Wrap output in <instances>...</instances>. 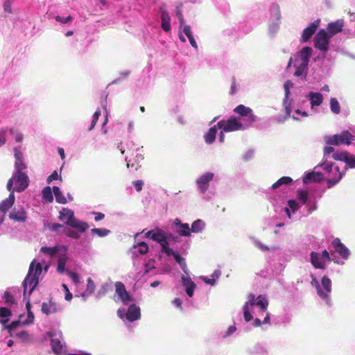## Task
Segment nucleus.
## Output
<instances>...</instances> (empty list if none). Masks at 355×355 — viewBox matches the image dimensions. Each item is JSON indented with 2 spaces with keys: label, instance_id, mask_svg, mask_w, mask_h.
<instances>
[{
  "label": "nucleus",
  "instance_id": "nucleus-45",
  "mask_svg": "<svg viewBox=\"0 0 355 355\" xmlns=\"http://www.w3.org/2000/svg\"><path fill=\"white\" fill-rule=\"evenodd\" d=\"M15 167L16 169L15 173H23L22 171L27 168L26 164L23 160L15 161Z\"/></svg>",
  "mask_w": 355,
  "mask_h": 355
},
{
  "label": "nucleus",
  "instance_id": "nucleus-21",
  "mask_svg": "<svg viewBox=\"0 0 355 355\" xmlns=\"http://www.w3.org/2000/svg\"><path fill=\"white\" fill-rule=\"evenodd\" d=\"M323 179V175L320 172H311L308 173L304 178H303V182L304 184H308L312 182H319L322 181Z\"/></svg>",
  "mask_w": 355,
  "mask_h": 355
},
{
  "label": "nucleus",
  "instance_id": "nucleus-51",
  "mask_svg": "<svg viewBox=\"0 0 355 355\" xmlns=\"http://www.w3.org/2000/svg\"><path fill=\"white\" fill-rule=\"evenodd\" d=\"M182 285L185 286V288L196 285L195 283L191 280V279L189 277L182 276Z\"/></svg>",
  "mask_w": 355,
  "mask_h": 355
},
{
  "label": "nucleus",
  "instance_id": "nucleus-5",
  "mask_svg": "<svg viewBox=\"0 0 355 355\" xmlns=\"http://www.w3.org/2000/svg\"><path fill=\"white\" fill-rule=\"evenodd\" d=\"M330 37L324 29L320 30L314 38L315 47L320 51H327Z\"/></svg>",
  "mask_w": 355,
  "mask_h": 355
},
{
  "label": "nucleus",
  "instance_id": "nucleus-8",
  "mask_svg": "<svg viewBox=\"0 0 355 355\" xmlns=\"http://www.w3.org/2000/svg\"><path fill=\"white\" fill-rule=\"evenodd\" d=\"M234 112L241 116H245L248 125H252L256 121L257 116L249 107L239 105L234 109Z\"/></svg>",
  "mask_w": 355,
  "mask_h": 355
},
{
  "label": "nucleus",
  "instance_id": "nucleus-10",
  "mask_svg": "<svg viewBox=\"0 0 355 355\" xmlns=\"http://www.w3.org/2000/svg\"><path fill=\"white\" fill-rule=\"evenodd\" d=\"M320 19H317L312 22L308 27H306L302 32V41L305 42L310 40L313 35L316 31L320 25Z\"/></svg>",
  "mask_w": 355,
  "mask_h": 355
},
{
  "label": "nucleus",
  "instance_id": "nucleus-61",
  "mask_svg": "<svg viewBox=\"0 0 355 355\" xmlns=\"http://www.w3.org/2000/svg\"><path fill=\"white\" fill-rule=\"evenodd\" d=\"M133 185L136 191L139 192L142 189L144 182L142 180H136L133 182Z\"/></svg>",
  "mask_w": 355,
  "mask_h": 355
},
{
  "label": "nucleus",
  "instance_id": "nucleus-62",
  "mask_svg": "<svg viewBox=\"0 0 355 355\" xmlns=\"http://www.w3.org/2000/svg\"><path fill=\"white\" fill-rule=\"evenodd\" d=\"M288 206L293 210V212L297 210L300 207L298 204L294 200H290L288 201Z\"/></svg>",
  "mask_w": 355,
  "mask_h": 355
},
{
  "label": "nucleus",
  "instance_id": "nucleus-1",
  "mask_svg": "<svg viewBox=\"0 0 355 355\" xmlns=\"http://www.w3.org/2000/svg\"><path fill=\"white\" fill-rule=\"evenodd\" d=\"M42 271V267L40 263H35L33 260L28 269V275L23 282L24 295L28 293V297L31 295L35 288L38 284V277Z\"/></svg>",
  "mask_w": 355,
  "mask_h": 355
},
{
  "label": "nucleus",
  "instance_id": "nucleus-33",
  "mask_svg": "<svg viewBox=\"0 0 355 355\" xmlns=\"http://www.w3.org/2000/svg\"><path fill=\"white\" fill-rule=\"evenodd\" d=\"M292 181H293V180L290 177H287V176L282 177L272 185V188L273 189H276L282 185L288 184L291 183Z\"/></svg>",
  "mask_w": 355,
  "mask_h": 355
},
{
  "label": "nucleus",
  "instance_id": "nucleus-52",
  "mask_svg": "<svg viewBox=\"0 0 355 355\" xmlns=\"http://www.w3.org/2000/svg\"><path fill=\"white\" fill-rule=\"evenodd\" d=\"M12 315L11 311L6 307H1L0 308V317L1 318H8Z\"/></svg>",
  "mask_w": 355,
  "mask_h": 355
},
{
  "label": "nucleus",
  "instance_id": "nucleus-32",
  "mask_svg": "<svg viewBox=\"0 0 355 355\" xmlns=\"http://www.w3.org/2000/svg\"><path fill=\"white\" fill-rule=\"evenodd\" d=\"M205 227V223L202 220H195L191 227V232L194 233L201 232Z\"/></svg>",
  "mask_w": 355,
  "mask_h": 355
},
{
  "label": "nucleus",
  "instance_id": "nucleus-2",
  "mask_svg": "<svg viewBox=\"0 0 355 355\" xmlns=\"http://www.w3.org/2000/svg\"><path fill=\"white\" fill-rule=\"evenodd\" d=\"M59 218L67 225L77 229L80 232H85L89 227L87 223L76 219L73 211L69 209L63 208L60 211Z\"/></svg>",
  "mask_w": 355,
  "mask_h": 355
},
{
  "label": "nucleus",
  "instance_id": "nucleus-42",
  "mask_svg": "<svg viewBox=\"0 0 355 355\" xmlns=\"http://www.w3.org/2000/svg\"><path fill=\"white\" fill-rule=\"evenodd\" d=\"M91 232L92 234H97L100 237L106 236L110 232L109 230L102 228H94Z\"/></svg>",
  "mask_w": 355,
  "mask_h": 355
},
{
  "label": "nucleus",
  "instance_id": "nucleus-24",
  "mask_svg": "<svg viewBox=\"0 0 355 355\" xmlns=\"http://www.w3.org/2000/svg\"><path fill=\"white\" fill-rule=\"evenodd\" d=\"M68 259L66 252L61 253L58 257V267L57 270L59 273H62L64 271L65 264Z\"/></svg>",
  "mask_w": 355,
  "mask_h": 355
},
{
  "label": "nucleus",
  "instance_id": "nucleus-4",
  "mask_svg": "<svg viewBox=\"0 0 355 355\" xmlns=\"http://www.w3.org/2000/svg\"><path fill=\"white\" fill-rule=\"evenodd\" d=\"M217 127L225 132H232L243 129L242 123L235 117H231L228 120H220L216 124Z\"/></svg>",
  "mask_w": 355,
  "mask_h": 355
},
{
  "label": "nucleus",
  "instance_id": "nucleus-49",
  "mask_svg": "<svg viewBox=\"0 0 355 355\" xmlns=\"http://www.w3.org/2000/svg\"><path fill=\"white\" fill-rule=\"evenodd\" d=\"M297 198L302 203H306L308 199V193L304 190H299L297 191Z\"/></svg>",
  "mask_w": 355,
  "mask_h": 355
},
{
  "label": "nucleus",
  "instance_id": "nucleus-6",
  "mask_svg": "<svg viewBox=\"0 0 355 355\" xmlns=\"http://www.w3.org/2000/svg\"><path fill=\"white\" fill-rule=\"evenodd\" d=\"M115 293L124 305H128L134 301L133 297L127 291L124 284L121 282H116L114 284Z\"/></svg>",
  "mask_w": 355,
  "mask_h": 355
},
{
  "label": "nucleus",
  "instance_id": "nucleus-31",
  "mask_svg": "<svg viewBox=\"0 0 355 355\" xmlns=\"http://www.w3.org/2000/svg\"><path fill=\"white\" fill-rule=\"evenodd\" d=\"M51 349L54 353L59 354L62 352V345L58 338H52L51 340Z\"/></svg>",
  "mask_w": 355,
  "mask_h": 355
},
{
  "label": "nucleus",
  "instance_id": "nucleus-17",
  "mask_svg": "<svg viewBox=\"0 0 355 355\" xmlns=\"http://www.w3.org/2000/svg\"><path fill=\"white\" fill-rule=\"evenodd\" d=\"M161 19L162 28L165 32H169L171 31V17L168 12L163 8H161Z\"/></svg>",
  "mask_w": 355,
  "mask_h": 355
},
{
  "label": "nucleus",
  "instance_id": "nucleus-22",
  "mask_svg": "<svg viewBox=\"0 0 355 355\" xmlns=\"http://www.w3.org/2000/svg\"><path fill=\"white\" fill-rule=\"evenodd\" d=\"M42 311L46 315H50L56 313L58 311V307L55 303L50 300L48 303H42Z\"/></svg>",
  "mask_w": 355,
  "mask_h": 355
},
{
  "label": "nucleus",
  "instance_id": "nucleus-36",
  "mask_svg": "<svg viewBox=\"0 0 355 355\" xmlns=\"http://www.w3.org/2000/svg\"><path fill=\"white\" fill-rule=\"evenodd\" d=\"M174 259L178 263L182 270L184 272V273L187 274V266L185 262V259L182 257L179 254H174Z\"/></svg>",
  "mask_w": 355,
  "mask_h": 355
},
{
  "label": "nucleus",
  "instance_id": "nucleus-46",
  "mask_svg": "<svg viewBox=\"0 0 355 355\" xmlns=\"http://www.w3.org/2000/svg\"><path fill=\"white\" fill-rule=\"evenodd\" d=\"M3 298L5 300V303L8 305H12L15 303L14 297L8 291L4 293Z\"/></svg>",
  "mask_w": 355,
  "mask_h": 355
},
{
  "label": "nucleus",
  "instance_id": "nucleus-58",
  "mask_svg": "<svg viewBox=\"0 0 355 355\" xmlns=\"http://www.w3.org/2000/svg\"><path fill=\"white\" fill-rule=\"evenodd\" d=\"M67 274L74 283L78 284L79 282V277L77 273L67 270Z\"/></svg>",
  "mask_w": 355,
  "mask_h": 355
},
{
  "label": "nucleus",
  "instance_id": "nucleus-35",
  "mask_svg": "<svg viewBox=\"0 0 355 355\" xmlns=\"http://www.w3.org/2000/svg\"><path fill=\"white\" fill-rule=\"evenodd\" d=\"M42 198L48 201L52 202L53 201V196L52 194V190L50 187H46L42 190Z\"/></svg>",
  "mask_w": 355,
  "mask_h": 355
},
{
  "label": "nucleus",
  "instance_id": "nucleus-12",
  "mask_svg": "<svg viewBox=\"0 0 355 355\" xmlns=\"http://www.w3.org/2000/svg\"><path fill=\"white\" fill-rule=\"evenodd\" d=\"M214 174L210 172H207L201 175L196 181L202 193H205L209 187V182L213 179Z\"/></svg>",
  "mask_w": 355,
  "mask_h": 355
},
{
  "label": "nucleus",
  "instance_id": "nucleus-56",
  "mask_svg": "<svg viewBox=\"0 0 355 355\" xmlns=\"http://www.w3.org/2000/svg\"><path fill=\"white\" fill-rule=\"evenodd\" d=\"M61 179V176L58 175V172L55 171L51 175L47 178V183L50 184L53 180Z\"/></svg>",
  "mask_w": 355,
  "mask_h": 355
},
{
  "label": "nucleus",
  "instance_id": "nucleus-53",
  "mask_svg": "<svg viewBox=\"0 0 355 355\" xmlns=\"http://www.w3.org/2000/svg\"><path fill=\"white\" fill-rule=\"evenodd\" d=\"M293 83L291 80H287L284 85L285 97L288 98L290 94V88L293 87Z\"/></svg>",
  "mask_w": 355,
  "mask_h": 355
},
{
  "label": "nucleus",
  "instance_id": "nucleus-9",
  "mask_svg": "<svg viewBox=\"0 0 355 355\" xmlns=\"http://www.w3.org/2000/svg\"><path fill=\"white\" fill-rule=\"evenodd\" d=\"M170 234H165L163 230L159 228L148 231L145 234V236L146 238H150L153 241H156L159 244H162L166 242L167 241L168 236Z\"/></svg>",
  "mask_w": 355,
  "mask_h": 355
},
{
  "label": "nucleus",
  "instance_id": "nucleus-60",
  "mask_svg": "<svg viewBox=\"0 0 355 355\" xmlns=\"http://www.w3.org/2000/svg\"><path fill=\"white\" fill-rule=\"evenodd\" d=\"M20 324V322L19 320L12 321L9 325L6 326V329L11 331L14 329H15Z\"/></svg>",
  "mask_w": 355,
  "mask_h": 355
},
{
  "label": "nucleus",
  "instance_id": "nucleus-28",
  "mask_svg": "<svg viewBox=\"0 0 355 355\" xmlns=\"http://www.w3.org/2000/svg\"><path fill=\"white\" fill-rule=\"evenodd\" d=\"M321 284L322 288L324 289V293L327 294V300H328L329 297V294L331 292V281L329 277L324 276L322 278Z\"/></svg>",
  "mask_w": 355,
  "mask_h": 355
},
{
  "label": "nucleus",
  "instance_id": "nucleus-43",
  "mask_svg": "<svg viewBox=\"0 0 355 355\" xmlns=\"http://www.w3.org/2000/svg\"><path fill=\"white\" fill-rule=\"evenodd\" d=\"M100 116H101V110L98 108V109H97V110L93 114L92 120L90 126L88 128L89 130H92L94 128V126L96 125V123L98 121Z\"/></svg>",
  "mask_w": 355,
  "mask_h": 355
},
{
  "label": "nucleus",
  "instance_id": "nucleus-18",
  "mask_svg": "<svg viewBox=\"0 0 355 355\" xmlns=\"http://www.w3.org/2000/svg\"><path fill=\"white\" fill-rule=\"evenodd\" d=\"M332 173L334 174V176L327 180L328 188H331L336 185L341 180L345 173L340 172L339 167L338 166H335L334 168V173Z\"/></svg>",
  "mask_w": 355,
  "mask_h": 355
},
{
  "label": "nucleus",
  "instance_id": "nucleus-59",
  "mask_svg": "<svg viewBox=\"0 0 355 355\" xmlns=\"http://www.w3.org/2000/svg\"><path fill=\"white\" fill-rule=\"evenodd\" d=\"M62 287L64 288V291L65 292V297L64 299L67 301H70L72 299V294L70 293L67 286L66 284H62Z\"/></svg>",
  "mask_w": 355,
  "mask_h": 355
},
{
  "label": "nucleus",
  "instance_id": "nucleus-34",
  "mask_svg": "<svg viewBox=\"0 0 355 355\" xmlns=\"http://www.w3.org/2000/svg\"><path fill=\"white\" fill-rule=\"evenodd\" d=\"M311 284L315 287L317 293L320 297L323 300H327V294L324 293V292L321 289L318 281L315 277H313Z\"/></svg>",
  "mask_w": 355,
  "mask_h": 355
},
{
  "label": "nucleus",
  "instance_id": "nucleus-38",
  "mask_svg": "<svg viewBox=\"0 0 355 355\" xmlns=\"http://www.w3.org/2000/svg\"><path fill=\"white\" fill-rule=\"evenodd\" d=\"M349 153L347 151L336 152L332 155V157L335 160L343 161L345 162Z\"/></svg>",
  "mask_w": 355,
  "mask_h": 355
},
{
  "label": "nucleus",
  "instance_id": "nucleus-29",
  "mask_svg": "<svg viewBox=\"0 0 355 355\" xmlns=\"http://www.w3.org/2000/svg\"><path fill=\"white\" fill-rule=\"evenodd\" d=\"M176 225H179L182 230L178 232V234L182 236H189L191 235V228L188 223H181L180 220L176 219Z\"/></svg>",
  "mask_w": 355,
  "mask_h": 355
},
{
  "label": "nucleus",
  "instance_id": "nucleus-15",
  "mask_svg": "<svg viewBox=\"0 0 355 355\" xmlns=\"http://www.w3.org/2000/svg\"><path fill=\"white\" fill-rule=\"evenodd\" d=\"M320 254L316 252H311L310 254V262L316 269H325L326 265L324 261L322 260Z\"/></svg>",
  "mask_w": 355,
  "mask_h": 355
},
{
  "label": "nucleus",
  "instance_id": "nucleus-3",
  "mask_svg": "<svg viewBox=\"0 0 355 355\" xmlns=\"http://www.w3.org/2000/svg\"><path fill=\"white\" fill-rule=\"evenodd\" d=\"M354 139V137L352 134L346 130L342 132L340 135H334L326 138V143L329 145L338 146L340 144H351L352 140Z\"/></svg>",
  "mask_w": 355,
  "mask_h": 355
},
{
  "label": "nucleus",
  "instance_id": "nucleus-55",
  "mask_svg": "<svg viewBox=\"0 0 355 355\" xmlns=\"http://www.w3.org/2000/svg\"><path fill=\"white\" fill-rule=\"evenodd\" d=\"M345 163L348 167L355 168V157L352 156L349 154L345 161Z\"/></svg>",
  "mask_w": 355,
  "mask_h": 355
},
{
  "label": "nucleus",
  "instance_id": "nucleus-20",
  "mask_svg": "<svg viewBox=\"0 0 355 355\" xmlns=\"http://www.w3.org/2000/svg\"><path fill=\"white\" fill-rule=\"evenodd\" d=\"M15 202L14 193H10L9 196L0 203V211L5 214Z\"/></svg>",
  "mask_w": 355,
  "mask_h": 355
},
{
  "label": "nucleus",
  "instance_id": "nucleus-26",
  "mask_svg": "<svg viewBox=\"0 0 355 355\" xmlns=\"http://www.w3.org/2000/svg\"><path fill=\"white\" fill-rule=\"evenodd\" d=\"M183 33L187 36L191 45L193 48L197 49L198 45L192 34L191 26L189 25H184L183 27Z\"/></svg>",
  "mask_w": 355,
  "mask_h": 355
},
{
  "label": "nucleus",
  "instance_id": "nucleus-57",
  "mask_svg": "<svg viewBox=\"0 0 355 355\" xmlns=\"http://www.w3.org/2000/svg\"><path fill=\"white\" fill-rule=\"evenodd\" d=\"M125 160L127 162L128 168L131 167V168H134L135 171H137L141 167V165L139 164V162L131 163V160L130 159L128 160L127 158L125 159Z\"/></svg>",
  "mask_w": 355,
  "mask_h": 355
},
{
  "label": "nucleus",
  "instance_id": "nucleus-41",
  "mask_svg": "<svg viewBox=\"0 0 355 355\" xmlns=\"http://www.w3.org/2000/svg\"><path fill=\"white\" fill-rule=\"evenodd\" d=\"M139 247L138 252L141 254H146L148 252V245L144 241L138 243L134 248Z\"/></svg>",
  "mask_w": 355,
  "mask_h": 355
},
{
  "label": "nucleus",
  "instance_id": "nucleus-44",
  "mask_svg": "<svg viewBox=\"0 0 355 355\" xmlns=\"http://www.w3.org/2000/svg\"><path fill=\"white\" fill-rule=\"evenodd\" d=\"M307 64L301 62V64L297 67L296 70L294 73V76L299 77L303 74L304 71L307 69Z\"/></svg>",
  "mask_w": 355,
  "mask_h": 355
},
{
  "label": "nucleus",
  "instance_id": "nucleus-23",
  "mask_svg": "<svg viewBox=\"0 0 355 355\" xmlns=\"http://www.w3.org/2000/svg\"><path fill=\"white\" fill-rule=\"evenodd\" d=\"M309 98L311 107L320 105L323 101L322 95L320 92H311L309 94Z\"/></svg>",
  "mask_w": 355,
  "mask_h": 355
},
{
  "label": "nucleus",
  "instance_id": "nucleus-63",
  "mask_svg": "<svg viewBox=\"0 0 355 355\" xmlns=\"http://www.w3.org/2000/svg\"><path fill=\"white\" fill-rule=\"evenodd\" d=\"M320 257L323 259L324 260L327 261L328 262H331L333 261V259L331 258L329 253L327 250H324L322 251V254L320 255Z\"/></svg>",
  "mask_w": 355,
  "mask_h": 355
},
{
  "label": "nucleus",
  "instance_id": "nucleus-25",
  "mask_svg": "<svg viewBox=\"0 0 355 355\" xmlns=\"http://www.w3.org/2000/svg\"><path fill=\"white\" fill-rule=\"evenodd\" d=\"M216 127L217 125H214V127L210 128L209 131L205 135V140L207 144H211L215 141L217 132Z\"/></svg>",
  "mask_w": 355,
  "mask_h": 355
},
{
  "label": "nucleus",
  "instance_id": "nucleus-47",
  "mask_svg": "<svg viewBox=\"0 0 355 355\" xmlns=\"http://www.w3.org/2000/svg\"><path fill=\"white\" fill-rule=\"evenodd\" d=\"M15 336L21 339L24 342H28L30 340V336L26 331H21L15 334Z\"/></svg>",
  "mask_w": 355,
  "mask_h": 355
},
{
  "label": "nucleus",
  "instance_id": "nucleus-11",
  "mask_svg": "<svg viewBox=\"0 0 355 355\" xmlns=\"http://www.w3.org/2000/svg\"><path fill=\"white\" fill-rule=\"evenodd\" d=\"M67 251V248L62 245H56L53 247H42L40 249V252L49 255L51 257H54L56 256H59L61 252H65Z\"/></svg>",
  "mask_w": 355,
  "mask_h": 355
},
{
  "label": "nucleus",
  "instance_id": "nucleus-37",
  "mask_svg": "<svg viewBox=\"0 0 355 355\" xmlns=\"http://www.w3.org/2000/svg\"><path fill=\"white\" fill-rule=\"evenodd\" d=\"M257 299L258 300L256 302V305L259 306L263 312L266 311L268 306V300L266 298L262 297L261 295H259Z\"/></svg>",
  "mask_w": 355,
  "mask_h": 355
},
{
  "label": "nucleus",
  "instance_id": "nucleus-54",
  "mask_svg": "<svg viewBox=\"0 0 355 355\" xmlns=\"http://www.w3.org/2000/svg\"><path fill=\"white\" fill-rule=\"evenodd\" d=\"M55 19L57 21L60 22L62 24H67L73 20V17L71 15H69L65 18L58 15L55 17Z\"/></svg>",
  "mask_w": 355,
  "mask_h": 355
},
{
  "label": "nucleus",
  "instance_id": "nucleus-48",
  "mask_svg": "<svg viewBox=\"0 0 355 355\" xmlns=\"http://www.w3.org/2000/svg\"><path fill=\"white\" fill-rule=\"evenodd\" d=\"M243 314L244 319L246 322H249L252 320L253 317L250 312L249 307H248V304H245L243 306Z\"/></svg>",
  "mask_w": 355,
  "mask_h": 355
},
{
  "label": "nucleus",
  "instance_id": "nucleus-30",
  "mask_svg": "<svg viewBox=\"0 0 355 355\" xmlns=\"http://www.w3.org/2000/svg\"><path fill=\"white\" fill-rule=\"evenodd\" d=\"M53 191L55 198V200L57 202L60 204H66L67 203V199L64 196L63 193L61 192L60 189L58 187H53Z\"/></svg>",
  "mask_w": 355,
  "mask_h": 355
},
{
  "label": "nucleus",
  "instance_id": "nucleus-7",
  "mask_svg": "<svg viewBox=\"0 0 355 355\" xmlns=\"http://www.w3.org/2000/svg\"><path fill=\"white\" fill-rule=\"evenodd\" d=\"M15 181V189L12 191L21 192L29 185L28 176L25 173H15L12 175Z\"/></svg>",
  "mask_w": 355,
  "mask_h": 355
},
{
  "label": "nucleus",
  "instance_id": "nucleus-27",
  "mask_svg": "<svg viewBox=\"0 0 355 355\" xmlns=\"http://www.w3.org/2000/svg\"><path fill=\"white\" fill-rule=\"evenodd\" d=\"M312 53V49L309 46H306L302 49L300 51V56L302 58V62L309 64V58Z\"/></svg>",
  "mask_w": 355,
  "mask_h": 355
},
{
  "label": "nucleus",
  "instance_id": "nucleus-19",
  "mask_svg": "<svg viewBox=\"0 0 355 355\" xmlns=\"http://www.w3.org/2000/svg\"><path fill=\"white\" fill-rule=\"evenodd\" d=\"M343 27V20H338L334 22L329 23L327 26V30L329 36L332 37L336 34L342 31Z\"/></svg>",
  "mask_w": 355,
  "mask_h": 355
},
{
  "label": "nucleus",
  "instance_id": "nucleus-14",
  "mask_svg": "<svg viewBox=\"0 0 355 355\" xmlns=\"http://www.w3.org/2000/svg\"><path fill=\"white\" fill-rule=\"evenodd\" d=\"M127 320L130 322L137 320L141 317L140 308L135 304H131L125 313Z\"/></svg>",
  "mask_w": 355,
  "mask_h": 355
},
{
  "label": "nucleus",
  "instance_id": "nucleus-16",
  "mask_svg": "<svg viewBox=\"0 0 355 355\" xmlns=\"http://www.w3.org/2000/svg\"><path fill=\"white\" fill-rule=\"evenodd\" d=\"M9 218L15 221L24 222L26 219V213L22 207L15 208L10 213Z\"/></svg>",
  "mask_w": 355,
  "mask_h": 355
},
{
  "label": "nucleus",
  "instance_id": "nucleus-39",
  "mask_svg": "<svg viewBox=\"0 0 355 355\" xmlns=\"http://www.w3.org/2000/svg\"><path fill=\"white\" fill-rule=\"evenodd\" d=\"M330 108L332 112L335 114L340 113V105L338 100L336 98H331L330 100Z\"/></svg>",
  "mask_w": 355,
  "mask_h": 355
},
{
  "label": "nucleus",
  "instance_id": "nucleus-50",
  "mask_svg": "<svg viewBox=\"0 0 355 355\" xmlns=\"http://www.w3.org/2000/svg\"><path fill=\"white\" fill-rule=\"evenodd\" d=\"M182 3L180 5V6L176 7V16L179 19L180 24V26H183L185 23L183 14L181 10Z\"/></svg>",
  "mask_w": 355,
  "mask_h": 355
},
{
  "label": "nucleus",
  "instance_id": "nucleus-64",
  "mask_svg": "<svg viewBox=\"0 0 355 355\" xmlns=\"http://www.w3.org/2000/svg\"><path fill=\"white\" fill-rule=\"evenodd\" d=\"M3 9L5 12L11 13L12 12V8H11V1L10 0H6L3 3Z\"/></svg>",
  "mask_w": 355,
  "mask_h": 355
},
{
  "label": "nucleus",
  "instance_id": "nucleus-40",
  "mask_svg": "<svg viewBox=\"0 0 355 355\" xmlns=\"http://www.w3.org/2000/svg\"><path fill=\"white\" fill-rule=\"evenodd\" d=\"M95 288H96V286H95L94 281L92 279L91 277H89L87 279V288L85 290V293L87 295H91L94 292Z\"/></svg>",
  "mask_w": 355,
  "mask_h": 355
},
{
  "label": "nucleus",
  "instance_id": "nucleus-13",
  "mask_svg": "<svg viewBox=\"0 0 355 355\" xmlns=\"http://www.w3.org/2000/svg\"><path fill=\"white\" fill-rule=\"evenodd\" d=\"M332 245L335 250L345 259L349 257V250L341 243L338 238L332 241Z\"/></svg>",
  "mask_w": 355,
  "mask_h": 355
}]
</instances>
